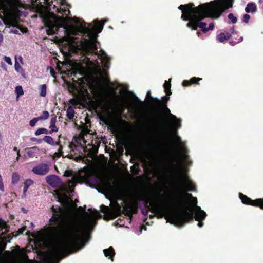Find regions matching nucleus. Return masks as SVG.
Wrapping results in <instances>:
<instances>
[{
  "mask_svg": "<svg viewBox=\"0 0 263 263\" xmlns=\"http://www.w3.org/2000/svg\"><path fill=\"white\" fill-rule=\"evenodd\" d=\"M53 213L49 220V226L45 228L47 235L57 241L51 245L48 251H40L42 263H58L61 257L71 253L79 246L81 235L85 233L86 227L73 219H68L64 226L63 209L61 206L51 208Z\"/></svg>",
  "mask_w": 263,
  "mask_h": 263,
  "instance_id": "1",
  "label": "nucleus"
},
{
  "mask_svg": "<svg viewBox=\"0 0 263 263\" xmlns=\"http://www.w3.org/2000/svg\"><path fill=\"white\" fill-rule=\"evenodd\" d=\"M178 9L182 11L181 18L184 21H189L186 26L192 30H196L199 27L205 33L214 28L213 23H211L209 28H206V23L201 22L205 18L214 17V1L200 4L197 7H195L194 3H189L180 5Z\"/></svg>",
  "mask_w": 263,
  "mask_h": 263,
  "instance_id": "2",
  "label": "nucleus"
},
{
  "mask_svg": "<svg viewBox=\"0 0 263 263\" xmlns=\"http://www.w3.org/2000/svg\"><path fill=\"white\" fill-rule=\"evenodd\" d=\"M74 22L79 26L81 33L86 35L85 38H80L74 36L77 35V31L72 28H67L66 26L62 27L65 29V40L77 49L87 51L90 49L97 50L96 45V37L91 33L92 26L83 20L74 18Z\"/></svg>",
  "mask_w": 263,
  "mask_h": 263,
  "instance_id": "3",
  "label": "nucleus"
},
{
  "mask_svg": "<svg viewBox=\"0 0 263 263\" xmlns=\"http://www.w3.org/2000/svg\"><path fill=\"white\" fill-rule=\"evenodd\" d=\"M175 202H174V206L181 209V211L166 212L165 219L172 224L183 225L186 223L191 221L194 218L195 220H204L206 217L205 212L201 209L200 206H197L194 216L191 213L192 209H187L186 202L184 197L178 196L174 198ZM159 212L164 213L165 211L158 209Z\"/></svg>",
  "mask_w": 263,
  "mask_h": 263,
  "instance_id": "4",
  "label": "nucleus"
},
{
  "mask_svg": "<svg viewBox=\"0 0 263 263\" xmlns=\"http://www.w3.org/2000/svg\"><path fill=\"white\" fill-rule=\"evenodd\" d=\"M157 111L161 114L160 118L159 120V123L160 125H168V120L173 123L171 127V129L173 135L172 137L176 136L175 139L177 141H180V138L176 134L177 133V129L181 127V120L178 119L177 117L173 115L171 112L170 109L167 107V105L155 108Z\"/></svg>",
  "mask_w": 263,
  "mask_h": 263,
  "instance_id": "5",
  "label": "nucleus"
},
{
  "mask_svg": "<svg viewBox=\"0 0 263 263\" xmlns=\"http://www.w3.org/2000/svg\"><path fill=\"white\" fill-rule=\"evenodd\" d=\"M235 0H215V20L219 18L225 11L233 7Z\"/></svg>",
  "mask_w": 263,
  "mask_h": 263,
  "instance_id": "6",
  "label": "nucleus"
},
{
  "mask_svg": "<svg viewBox=\"0 0 263 263\" xmlns=\"http://www.w3.org/2000/svg\"><path fill=\"white\" fill-rule=\"evenodd\" d=\"M171 87V84L165 81L163 84V87L166 95L163 96L161 100L157 98H152L154 100V103L156 104L155 107L167 105V102L170 100L169 96L172 94Z\"/></svg>",
  "mask_w": 263,
  "mask_h": 263,
  "instance_id": "7",
  "label": "nucleus"
},
{
  "mask_svg": "<svg viewBox=\"0 0 263 263\" xmlns=\"http://www.w3.org/2000/svg\"><path fill=\"white\" fill-rule=\"evenodd\" d=\"M145 206L146 208L145 209H142L141 210V212L143 215L144 216H147L148 214V209L151 210L153 213H156L159 214L160 216V217L162 218L163 216L165 217V216L166 215V213L165 212L164 214L162 213L161 212H159V211L158 210V209H161L162 210L166 211V212H171L168 210V209L166 208H162L160 207H158L156 206L154 204H152L149 202L148 201H146L145 203Z\"/></svg>",
  "mask_w": 263,
  "mask_h": 263,
  "instance_id": "8",
  "label": "nucleus"
},
{
  "mask_svg": "<svg viewBox=\"0 0 263 263\" xmlns=\"http://www.w3.org/2000/svg\"><path fill=\"white\" fill-rule=\"evenodd\" d=\"M138 211L137 203H134L124 205L123 207L122 213L131 219L133 218V215L136 214Z\"/></svg>",
  "mask_w": 263,
  "mask_h": 263,
  "instance_id": "9",
  "label": "nucleus"
},
{
  "mask_svg": "<svg viewBox=\"0 0 263 263\" xmlns=\"http://www.w3.org/2000/svg\"><path fill=\"white\" fill-rule=\"evenodd\" d=\"M49 168L47 164L41 163L36 165L32 169L34 174L39 175H45L48 173Z\"/></svg>",
  "mask_w": 263,
  "mask_h": 263,
  "instance_id": "10",
  "label": "nucleus"
},
{
  "mask_svg": "<svg viewBox=\"0 0 263 263\" xmlns=\"http://www.w3.org/2000/svg\"><path fill=\"white\" fill-rule=\"evenodd\" d=\"M45 25L46 27L48 28V29L47 31V33L48 35H52L55 34L56 32L58 31L60 27H63L62 25H57L50 20H48L45 23Z\"/></svg>",
  "mask_w": 263,
  "mask_h": 263,
  "instance_id": "11",
  "label": "nucleus"
},
{
  "mask_svg": "<svg viewBox=\"0 0 263 263\" xmlns=\"http://www.w3.org/2000/svg\"><path fill=\"white\" fill-rule=\"evenodd\" d=\"M47 183L52 187H57L61 183L59 177L55 175H51L46 177Z\"/></svg>",
  "mask_w": 263,
  "mask_h": 263,
  "instance_id": "12",
  "label": "nucleus"
},
{
  "mask_svg": "<svg viewBox=\"0 0 263 263\" xmlns=\"http://www.w3.org/2000/svg\"><path fill=\"white\" fill-rule=\"evenodd\" d=\"M175 161L174 160H172L171 161V165L173 168V170L167 171L166 173V175L168 177L171 179H177V180L179 181L180 183L182 181V178L178 175V174L177 173V172L175 171V168H176L177 165L175 163Z\"/></svg>",
  "mask_w": 263,
  "mask_h": 263,
  "instance_id": "13",
  "label": "nucleus"
},
{
  "mask_svg": "<svg viewBox=\"0 0 263 263\" xmlns=\"http://www.w3.org/2000/svg\"><path fill=\"white\" fill-rule=\"evenodd\" d=\"M178 196H182L183 197H184L186 202H187L186 208L189 209V206H188V202H187L186 199H185V197H187V198L192 199L193 197V196H192V194L186 193L185 195H176V196H174L173 197H172V200H171V202L170 203V206L172 208V209L171 210L168 209V210L171 212H178V211H181V209L176 208L175 206H174V204H173L174 202H175V200L174 199V198Z\"/></svg>",
  "mask_w": 263,
  "mask_h": 263,
  "instance_id": "14",
  "label": "nucleus"
},
{
  "mask_svg": "<svg viewBox=\"0 0 263 263\" xmlns=\"http://www.w3.org/2000/svg\"><path fill=\"white\" fill-rule=\"evenodd\" d=\"M5 247L0 245V263H20V260L5 257L3 251Z\"/></svg>",
  "mask_w": 263,
  "mask_h": 263,
  "instance_id": "15",
  "label": "nucleus"
},
{
  "mask_svg": "<svg viewBox=\"0 0 263 263\" xmlns=\"http://www.w3.org/2000/svg\"><path fill=\"white\" fill-rule=\"evenodd\" d=\"M6 4L12 9L17 10L23 7L21 0H5Z\"/></svg>",
  "mask_w": 263,
  "mask_h": 263,
  "instance_id": "16",
  "label": "nucleus"
},
{
  "mask_svg": "<svg viewBox=\"0 0 263 263\" xmlns=\"http://www.w3.org/2000/svg\"><path fill=\"white\" fill-rule=\"evenodd\" d=\"M104 255L110 259L112 261L114 260V257L115 255V250L112 246H110L108 249L103 250Z\"/></svg>",
  "mask_w": 263,
  "mask_h": 263,
  "instance_id": "17",
  "label": "nucleus"
},
{
  "mask_svg": "<svg viewBox=\"0 0 263 263\" xmlns=\"http://www.w3.org/2000/svg\"><path fill=\"white\" fill-rule=\"evenodd\" d=\"M231 34L229 32H222L217 35L216 39L218 41L223 43L230 39Z\"/></svg>",
  "mask_w": 263,
  "mask_h": 263,
  "instance_id": "18",
  "label": "nucleus"
},
{
  "mask_svg": "<svg viewBox=\"0 0 263 263\" xmlns=\"http://www.w3.org/2000/svg\"><path fill=\"white\" fill-rule=\"evenodd\" d=\"M93 23H94V26H93L91 24H90L91 25V26H92L91 32L96 37L95 34H94V33L92 31L93 28H94V29L96 30V31L98 33H100V32H101L102 31V30L103 29V24H102V23H101L100 22H99L98 20H95L93 21Z\"/></svg>",
  "mask_w": 263,
  "mask_h": 263,
  "instance_id": "19",
  "label": "nucleus"
},
{
  "mask_svg": "<svg viewBox=\"0 0 263 263\" xmlns=\"http://www.w3.org/2000/svg\"><path fill=\"white\" fill-rule=\"evenodd\" d=\"M239 197L240 199L241 202L244 204L251 205L253 203V200H252L250 198L246 196V195H244L242 193H239Z\"/></svg>",
  "mask_w": 263,
  "mask_h": 263,
  "instance_id": "20",
  "label": "nucleus"
},
{
  "mask_svg": "<svg viewBox=\"0 0 263 263\" xmlns=\"http://www.w3.org/2000/svg\"><path fill=\"white\" fill-rule=\"evenodd\" d=\"M58 131V129H51L50 130H48L46 128H40L35 132V135L36 136H39L42 134H52L53 132H55Z\"/></svg>",
  "mask_w": 263,
  "mask_h": 263,
  "instance_id": "21",
  "label": "nucleus"
},
{
  "mask_svg": "<svg viewBox=\"0 0 263 263\" xmlns=\"http://www.w3.org/2000/svg\"><path fill=\"white\" fill-rule=\"evenodd\" d=\"M245 10L247 13L255 12L257 10L256 5L254 3H249Z\"/></svg>",
  "mask_w": 263,
  "mask_h": 263,
  "instance_id": "22",
  "label": "nucleus"
},
{
  "mask_svg": "<svg viewBox=\"0 0 263 263\" xmlns=\"http://www.w3.org/2000/svg\"><path fill=\"white\" fill-rule=\"evenodd\" d=\"M72 140L74 143H77L79 147L82 148L83 147V145L82 142H84V144L86 143V141L84 137V136H74Z\"/></svg>",
  "mask_w": 263,
  "mask_h": 263,
  "instance_id": "23",
  "label": "nucleus"
},
{
  "mask_svg": "<svg viewBox=\"0 0 263 263\" xmlns=\"http://www.w3.org/2000/svg\"><path fill=\"white\" fill-rule=\"evenodd\" d=\"M39 152V148L37 146H33L28 148L27 153L29 157L33 158Z\"/></svg>",
  "mask_w": 263,
  "mask_h": 263,
  "instance_id": "24",
  "label": "nucleus"
},
{
  "mask_svg": "<svg viewBox=\"0 0 263 263\" xmlns=\"http://www.w3.org/2000/svg\"><path fill=\"white\" fill-rule=\"evenodd\" d=\"M252 206L258 207L260 209L263 210V198H258L255 200H253V203L252 204Z\"/></svg>",
  "mask_w": 263,
  "mask_h": 263,
  "instance_id": "25",
  "label": "nucleus"
},
{
  "mask_svg": "<svg viewBox=\"0 0 263 263\" xmlns=\"http://www.w3.org/2000/svg\"><path fill=\"white\" fill-rule=\"evenodd\" d=\"M63 146L62 145H60L59 147L58 150V154H59V157L62 156L63 157H67L70 159H74V156L72 154H67L66 156H64L63 151Z\"/></svg>",
  "mask_w": 263,
  "mask_h": 263,
  "instance_id": "26",
  "label": "nucleus"
},
{
  "mask_svg": "<svg viewBox=\"0 0 263 263\" xmlns=\"http://www.w3.org/2000/svg\"><path fill=\"white\" fill-rule=\"evenodd\" d=\"M101 59L103 62L104 63V67L107 68H108L110 61V58L108 57L106 54L104 53L101 55Z\"/></svg>",
  "mask_w": 263,
  "mask_h": 263,
  "instance_id": "27",
  "label": "nucleus"
},
{
  "mask_svg": "<svg viewBox=\"0 0 263 263\" xmlns=\"http://www.w3.org/2000/svg\"><path fill=\"white\" fill-rule=\"evenodd\" d=\"M66 116L69 120H72L74 116V111L71 107H68L66 110Z\"/></svg>",
  "mask_w": 263,
  "mask_h": 263,
  "instance_id": "28",
  "label": "nucleus"
},
{
  "mask_svg": "<svg viewBox=\"0 0 263 263\" xmlns=\"http://www.w3.org/2000/svg\"><path fill=\"white\" fill-rule=\"evenodd\" d=\"M42 140L50 145H54V142L53 139L50 136H44Z\"/></svg>",
  "mask_w": 263,
  "mask_h": 263,
  "instance_id": "29",
  "label": "nucleus"
},
{
  "mask_svg": "<svg viewBox=\"0 0 263 263\" xmlns=\"http://www.w3.org/2000/svg\"><path fill=\"white\" fill-rule=\"evenodd\" d=\"M185 184L186 191H195L196 190V186L192 182H186Z\"/></svg>",
  "mask_w": 263,
  "mask_h": 263,
  "instance_id": "30",
  "label": "nucleus"
},
{
  "mask_svg": "<svg viewBox=\"0 0 263 263\" xmlns=\"http://www.w3.org/2000/svg\"><path fill=\"white\" fill-rule=\"evenodd\" d=\"M15 91L17 95V98L24 94V91L21 86H17L15 88Z\"/></svg>",
  "mask_w": 263,
  "mask_h": 263,
  "instance_id": "31",
  "label": "nucleus"
},
{
  "mask_svg": "<svg viewBox=\"0 0 263 263\" xmlns=\"http://www.w3.org/2000/svg\"><path fill=\"white\" fill-rule=\"evenodd\" d=\"M20 179V176L18 174L15 172L13 173L12 174V184H16L18 182V180Z\"/></svg>",
  "mask_w": 263,
  "mask_h": 263,
  "instance_id": "32",
  "label": "nucleus"
},
{
  "mask_svg": "<svg viewBox=\"0 0 263 263\" xmlns=\"http://www.w3.org/2000/svg\"><path fill=\"white\" fill-rule=\"evenodd\" d=\"M46 88L47 86L46 84H43L41 86L40 88V96L42 97H45L46 95Z\"/></svg>",
  "mask_w": 263,
  "mask_h": 263,
  "instance_id": "33",
  "label": "nucleus"
},
{
  "mask_svg": "<svg viewBox=\"0 0 263 263\" xmlns=\"http://www.w3.org/2000/svg\"><path fill=\"white\" fill-rule=\"evenodd\" d=\"M49 114L48 111L45 110L42 112V115L38 117L40 120H46L48 118Z\"/></svg>",
  "mask_w": 263,
  "mask_h": 263,
  "instance_id": "34",
  "label": "nucleus"
},
{
  "mask_svg": "<svg viewBox=\"0 0 263 263\" xmlns=\"http://www.w3.org/2000/svg\"><path fill=\"white\" fill-rule=\"evenodd\" d=\"M56 12L57 13H61V14H62L63 13H64L66 15H68L70 13V12L69 10H67L65 8H57L56 10Z\"/></svg>",
  "mask_w": 263,
  "mask_h": 263,
  "instance_id": "35",
  "label": "nucleus"
},
{
  "mask_svg": "<svg viewBox=\"0 0 263 263\" xmlns=\"http://www.w3.org/2000/svg\"><path fill=\"white\" fill-rule=\"evenodd\" d=\"M228 17L230 20H231V22L233 24L236 23L237 21V18L236 16H235L233 13H229L228 15Z\"/></svg>",
  "mask_w": 263,
  "mask_h": 263,
  "instance_id": "36",
  "label": "nucleus"
},
{
  "mask_svg": "<svg viewBox=\"0 0 263 263\" xmlns=\"http://www.w3.org/2000/svg\"><path fill=\"white\" fill-rule=\"evenodd\" d=\"M68 147L70 150L73 152H74L75 150H77V148L79 147V146L77 145L73 141L69 143Z\"/></svg>",
  "mask_w": 263,
  "mask_h": 263,
  "instance_id": "37",
  "label": "nucleus"
},
{
  "mask_svg": "<svg viewBox=\"0 0 263 263\" xmlns=\"http://www.w3.org/2000/svg\"><path fill=\"white\" fill-rule=\"evenodd\" d=\"M9 228V226L6 223V222L2 219H0V229L2 230L5 229L6 231L8 228Z\"/></svg>",
  "mask_w": 263,
  "mask_h": 263,
  "instance_id": "38",
  "label": "nucleus"
},
{
  "mask_svg": "<svg viewBox=\"0 0 263 263\" xmlns=\"http://www.w3.org/2000/svg\"><path fill=\"white\" fill-rule=\"evenodd\" d=\"M68 199V196H67L66 194H60L59 195H58V201L60 202H64V200L65 199Z\"/></svg>",
  "mask_w": 263,
  "mask_h": 263,
  "instance_id": "39",
  "label": "nucleus"
},
{
  "mask_svg": "<svg viewBox=\"0 0 263 263\" xmlns=\"http://www.w3.org/2000/svg\"><path fill=\"white\" fill-rule=\"evenodd\" d=\"M152 98H153L152 96H151V91H148L147 93V95H146V98L149 100L151 101V102L150 103L151 104L154 106V108H155L156 107V104L154 103V100L153 99H152Z\"/></svg>",
  "mask_w": 263,
  "mask_h": 263,
  "instance_id": "40",
  "label": "nucleus"
},
{
  "mask_svg": "<svg viewBox=\"0 0 263 263\" xmlns=\"http://www.w3.org/2000/svg\"><path fill=\"white\" fill-rule=\"evenodd\" d=\"M201 80V78L194 77L190 79L191 85L198 84V82Z\"/></svg>",
  "mask_w": 263,
  "mask_h": 263,
  "instance_id": "41",
  "label": "nucleus"
},
{
  "mask_svg": "<svg viewBox=\"0 0 263 263\" xmlns=\"http://www.w3.org/2000/svg\"><path fill=\"white\" fill-rule=\"evenodd\" d=\"M40 120L38 117L34 118L32 120H31L29 122V125L31 127H33L36 124V122Z\"/></svg>",
  "mask_w": 263,
  "mask_h": 263,
  "instance_id": "42",
  "label": "nucleus"
},
{
  "mask_svg": "<svg viewBox=\"0 0 263 263\" xmlns=\"http://www.w3.org/2000/svg\"><path fill=\"white\" fill-rule=\"evenodd\" d=\"M236 41L230 40L229 41V44L231 45L234 46V45H236L237 43L241 42L242 40V37H240L238 39H236Z\"/></svg>",
  "mask_w": 263,
  "mask_h": 263,
  "instance_id": "43",
  "label": "nucleus"
},
{
  "mask_svg": "<svg viewBox=\"0 0 263 263\" xmlns=\"http://www.w3.org/2000/svg\"><path fill=\"white\" fill-rule=\"evenodd\" d=\"M15 70L18 72L23 70L22 67L20 65V64L16 61H15Z\"/></svg>",
  "mask_w": 263,
  "mask_h": 263,
  "instance_id": "44",
  "label": "nucleus"
},
{
  "mask_svg": "<svg viewBox=\"0 0 263 263\" xmlns=\"http://www.w3.org/2000/svg\"><path fill=\"white\" fill-rule=\"evenodd\" d=\"M4 60H5V61L9 65H12V62L11 61V59L10 57H7V56H5L4 57Z\"/></svg>",
  "mask_w": 263,
  "mask_h": 263,
  "instance_id": "45",
  "label": "nucleus"
},
{
  "mask_svg": "<svg viewBox=\"0 0 263 263\" xmlns=\"http://www.w3.org/2000/svg\"><path fill=\"white\" fill-rule=\"evenodd\" d=\"M33 182L31 179H27L24 182V185L29 187L33 184Z\"/></svg>",
  "mask_w": 263,
  "mask_h": 263,
  "instance_id": "46",
  "label": "nucleus"
},
{
  "mask_svg": "<svg viewBox=\"0 0 263 263\" xmlns=\"http://www.w3.org/2000/svg\"><path fill=\"white\" fill-rule=\"evenodd\" d=\"M182 85L184 87H187L191 85L190 80H184L182 83Z\"/></svg>",
  "mask_w": 263,
  "mask_h": 263,
  "instance_id": "47",
  "label": "nucleus"
},
{
  "mask_svg": "<svg viewBox=\"0 0 263 263\" xmlns=\"http://www.w3.org/2000/svg\"><path fill=\"white\" fill-rule=\"evenodd\" d=\"M250 18V15L248 14H245L243 15V21L245 23H248L249 22Z\"/></svg>",
  "mask_w": 263,
  "mask_h": 263,
  "instance_id": "48",
  "label": "nucleus"
},
{
  "mask_svg": "<svg viewBox=\"0 0 263 263\" xmlns=\"http://www.w3.org/2000/svg\"><path fill=\"white\" fill-rule=\"evenodd\" d=\"M30 141L32 142H36L37 143H41L43 140L41 139H37L35 137H31L30 138Z\"/></svg>",
  "mask_w": 263,
  "mask_h": 263,
  "instance_id": "49",
  "label": "nucleus"
},
{
  "mask_svg": "<svg viewBox=\"0 0 263 263\" xmlns=\"http://www.w3.org/2000/svg\"><path fill=\"white\" fill-rule=\"evenodd\" d=\"M56 120L57 117L55 115H54V117H52L50 120L51 126H54V124H55L56 122Z\"/></svg>",
  "mask_w": 263,
  "mask_h": 263,
  "instance_id": "50",
  "label": "nucleus"
},
{
  "mask_svg": "<svg viewBox=\"0 0 263 263\" xmlns=\"http://www.w3.org/2000/svg\"><path fill=\"white\" fill-rule=\"evenodd\" d=\"M192 203L193 204V205L194 206L196 207V209H197V206H198L197 205V198L195 197H193L192 198Z\"/></svg>",
  "mask_w": 263,
  "mask_h": 263,
  "instance_id": "51",
  "label": "nucleus"
},
{
  "mask_svg": "<svg viewBox=\"0 0 263 263\" xmlns=\"http://www.w3.org/2000/svg\"><path fill=\"white\" fill-rule=\"evenodd\" d=\"M26 230V227H23L18 229L17 231V235L23 234L24 232Z\"/></svg>",
  "mask_w": 263,
  "mask_h": 263,
  "instance_id": "52",
  "label": "nucleus"
},
{
  "mask_svg": "<svg viewBox=\"0 0 263 263\" xmlns=\"http://www.w3.org/2000/svg\"><path fill=\"white\" fill-rule=\"evenodd\" d=\"M72 172L71 171H66L64 173V175L66 177H70L72 176Z\"/></svg>",
  "mask_w": 263,
  "mask_h": 263,
  "instance_id": "53",
  "label": "nucleus"
},
{
  "mask_svg": "<svg viewBox=\"0 0 263 263\" xmlns=\"http://www.w3.org/2000/svg\"><path fill=\"white\" fill-rule=\"evenodd\" d=\"M100 120L104 122L106 125H108L109 122L107 119L105 117H102Z\"/></svg>",
  "mask_w": 263,
  "mask_h": 263,
  "instance_id": "54",
  "label": "nucleus"
},
{
  "mask_svg": "<svg viewBox=\"0 0 263 263\" xmlns=\"http://www.w3.org/2000/svg\"><path fill=\"white\" fill-rule=\"evenodd\" d=\"M203 220H197V221H198V226L200 228L203 226V222L202 221Z\"/></svg>",
  "mask_w": 263,
  "mask_h": 263,
  "instance_id": "55",
  "label": "nucleus"
},
{
  "mask_svg": "<svg viewBox=\"0 0 263 263\" xmlns=\"http://www.w3.org/2000/svg\"><path fill=\"white\" fill-rule=\"evenodd\" d=\"M99 213L98 211L95 210L93 211V213H92V216L94 217H97L98 216H99Z\"/></svg>",
  "mask_w": 263,
  "mask_h": 263,
  "instance_id": "56",
  "label": "nucleus"
},
{
  "mask_svg": "<svg viewBox=\"0 0 263 263\" xmlns=\"http://www.w3.org/2000/svg\"><path fill=\"white\" fill-rule=\"evenodd\" d=\"M28 188H29V187H28V186H26V185H24V188H23V194H24V195H26V192L27 191V190H28Z\"/></svg>",
  "mask_w": 263,
  "mask_h": 263,
  "instance_id": "57",
  "label": "nucleus"
},
{
  "mask_svg": "<svg viewBox=\"0 0 263 263\" xmlns=\"http://www.w3.org/2000/svg\"><path fill=\"white\" fill-rule=\"evenodd\" d=\"M28 188H29V187H28V186H26V185H24V188H23V194H24V195H26V192L27 191V190H28Z\"/></svg>",
  "mask_w": 263,
  "mask_h": 263,
  "instance_id": "58",
  "label": "nucleus"
},
{
  "mask_svg": "<svg viewBox=\"0 0 263 263\" xmlns=\"http://www.w3.org/2000/svg\"><path fill=\"white\" fill-rule=\"evenodd\" d=\"M39 0H31V3L33 6L37 5Z\"/></svg>",
  "mask_w": 263,
  "mask_h": 263,
  "instance_id": "59",
  "label": "nucleus"
},
{
  "mask_svg": "<svg viewBox=\"0 0 263 263\" xmlns=\"http://www.w3.org/2000/svg\"><path fill=\"white\" fill-rule=\"evenodd\" d=\"M54 145H59V146H60V145H61L60 141L59 139H58V141L54 142Z\"/></svg>",
  "mask_w": 263,
  "mask_h": 263,
  "instance_id": "60",
  "label": "nucleus"
},
{
  "mask_svg": "<svg viewBox=\"0 0 263 263\" xmlns=\"http://www.w3.org/2000/svg\"><path fill=\"white\" fill-rule=\"evenodd\" d=\"M50 72H51V74L53 76V77H55V76H54V69L53 68L51 69Z\"/></svg>",
  "mask_w": 263,
  "mask_h": 263,
  "instance_id": "61",
  "label": "nucleus"
},
{
  "mask_svg": "<svg viewBox=\"0 0 263 263\" xmlns=\"http://www.w3.org/2000/svg\"><path fill=\"white\" fill-rule=\"evenodd\" d=\"M28 31V29L27 28H23L22 30H21V31L23 32V33H26Z\"/></svg>",
  "mask_w": 263,
  "mask_h": 263,
  "instance_id": "62",
  "label": "nucleus"
},
{
  "mask_svg": "<svg viewBox=\"0 0 263 263\" xmlns=\"http://www.w3.org/2000/svg\"><path fill=\"white\" fill-rule=\"evenodd\" d=\"M0 190L2 191H4V186L3 183H2V184H0Z\"/></svg>",
  "mask_w": 263,
  "mask_h": 263,
  "instance_id": "63",
  "label": "nucleus"
},
{
  "mask_svg": "<svg viewBox=\"0 0 263 263\" xmlns=\"http://www.w3.org/2000/svg\"><path fill=\"white\" fill-rule=\"evenodd\" d=\"M139 201H144L145 200V198L144 197H141L138 199Z\"/></svg>",
  "mask_w": 263,
  "mask_h": 263,
  "instance_id": "64",
  "label": "nucleus"
}]
</instances>
